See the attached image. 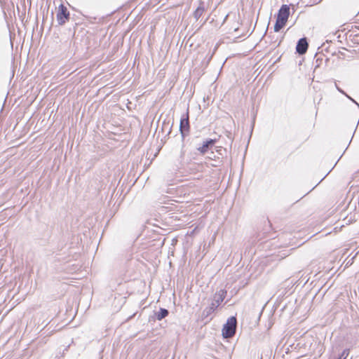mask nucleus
<instances>
[{"label": "nucleus", "mask_w": 359, "mask_h": 359, "mask_svg": "<svg viewBox=\"0 0 359 359\" xmlns=\"http://www.w3.org/2000/svg\"><path fill=\"white\" fill-rule=\"evenodd\" d=\"M290 15V7L287 5H283L278 13L274 31L279 32L285 25Z\"/></svg>", "instance_id": "f257e3e1"}, {"label": "nucleus", "mask_w": 359, "mask_h": 359, "mask_svg": "<svg viewBox=\"0 0 359 359\" xmlns=\"http://www.w3.org/2000/svg\"><path fill=\"white\" fill-rule=\"evenodd\" d=\"M237 320L234 316L228 318L222 328V336L224 338H231L236 333Z\"/></svg>", "instance_id": "f03ea898"}, {"label": "nucleus", "mask_w": 359, "mask_h": 359, "mask_svg": "<svg viewBox=\"0 0 359 359\" xmlns=\"http://www.w3.org/2000/svg\"><path fill=\"white\" fill-rule=\"evenodd\" d=\"M225 293L226 292L223 290H220L216 293L214 301L211 305L208 308H206L205 310L207 316L213 312L219 306L220 303L223 302L225 297Z\"/></svg>", "instance_id": "7ed1b4c3"}, {"label": "nucleus", "mask_w": 359, "mask_h": 359, "mask_svg": "<svg viewBox=\"0 0 359 359\" xmlns=\"http://www.w3.org/2000/svg\"><path fill=\"white\" fill-rule=\"evenodd\" d=\"M69 18V13L67 8L63 5L60 4L58 7V12L57 13V20L60 25L65 23Z\"/></svg>", "instance_id": "20e7f679"}, {"label": "nucleus", "mask_w": 359, "mask_h": 359, "mask_svg": "<svg viewBox=\"0 0 359 359\" xmlns=\"http://www.w3.org/2000/svg\"><path fill=\"white\" fill-rule=\"evenodd\" d=\"M216 142L215 139H208L203 142L201 147H199L197 149L201 154H205Z\"/></svg>", "instance_id": "39448f33"}, {"label": "nucleus", "mask_w": 359, "mask_h": 359, "mask_svg": "<svg viewBox=\"0 0 359 359\" xmlns=\"http://www.w3.org/2000/svg\"><path fill=\"white\" fill-rule=\"evenodd\" d=\"M307 48H308V43H307L306 38L300 39L298 41L297 46H296L297 52L300 55H303L306 52Z\"/></svg>", "instance_id": "423d86ee"}, {"label": "nucleus", "mask_w": 359, "mask_h": 359, "mask_svg": "<svg viewBox=\"0 0 359 359\" xmlns=\"http://www.w3.org/2000/svg\"><path fill=\"white\" fill-rule=\"evenodd\" d=\"M180 130L182 136H184L187 132H189V123L188 115H187V118L181 119L180 124Z\"/></svg>", "instance_id": "0eeeda50"}, {"label": "nucleus", "mask_w": 359, "mask_h": 359, "mask_svg": "<svg viewBox=\"0 0 359 359\" xmlns=\"http://www.w3.org/2000/svg\"><path fill=\"white\" fill-rule=\"evenodd\" d=\"M169 312L165 309H161L160 311L156 313V317L158 320H161L168 315Z\"/></svg>", "instance_id": "6e6552de"}, {"label": "nucleus", "mask_w": 359, "mask_h": 359, "mask_svg": "<svg viewBox=\"0 0 359 359\" xmlns=\"http://www.w3.org/2000/svg\"><path fill=\"white\" fill-rule=\"evenodd\" d=\"M204 8L198 6L194 13V18L198 20L203 13Z\"/></svg>", "instance_id": "1a4fd4ad"}, {"label": "nucleus", "mask_w": 359, "mask_h": 359, "mask_svg": "<svg viewBox=\"0 0 359 359\" xmlns=\"http://www.w3.org/2000/svg\"><path fill=\"white\" fill-rule=\"evenodd\" d=\"M321 1L322 0H311L309 4L310 6H312L314 4H319Z\"/></svg>", "instance_id": "9d476101"}, {"label": "nucleus", "mask_w": 359, "mask_h": 359, "mask_svg": "<svg viewBox=\"0 0 359 359\" xmlns=\"http://www.w3.org/2000/svg\"><path fill=\"white\" fill-rule=\"evenodd\" d=\"M336 86V88L341 93L344 94L347 97H348L349 99H351V97H350L348 95H346L341 88H339L337 84H335Z\"/></svg>", "instance_id": "9b49d317"}, {"label": "nucleus", "mask_w": 359, "mask_h": 359, "mask_svg": "<svg viewBox=\"0 0 359 359\" xmlns=\"http://www.w3.org/2000/svg\"><path fill=\"white\" fill-rule=\"evenodd\" d=\"M353 102H354L355 104H357L358 105V107H359V104L355 101L353 100L352 98L351 99Z\"/></svg>", "instance_id": "f8f14e48"}]
</instances>
